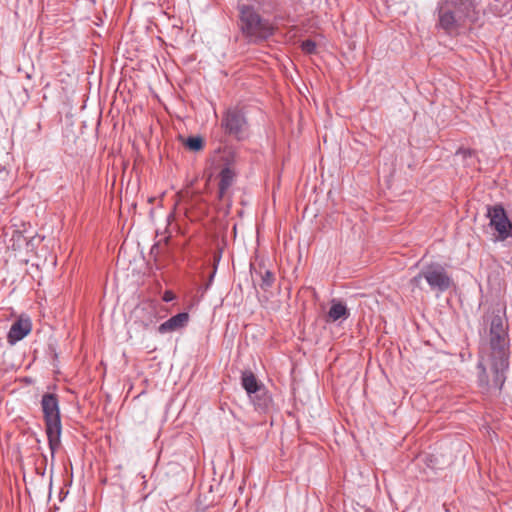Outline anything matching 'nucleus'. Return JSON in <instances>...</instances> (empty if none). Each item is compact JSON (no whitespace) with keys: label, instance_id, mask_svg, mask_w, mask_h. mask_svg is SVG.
Segmentation results:
<instances>
[{"label":"nucleus","instance_id":"nucleus-1","mask_svg":"<svg viewBox=\"0 0 512 512\" xmlns=\"http://www.w3.org/2000/svg\"><path fill=\"white\" fill-rule=\"evenodd\" d=\"M490 347L494 384L501 389L505 382L504 373L509 367L508 321L505 313H494L490 321Z\"/></svg>","mask_w":512,"mask_h":512},{"label":"nucleus","instance_id":"nucleus-2","mask_svg":"<svg viewBox=\"0 0 512 512\" xmlns=\"http://www.w3.org/2000/svg\"><path fill=\"white\" fill-rule=\"evenodd\" d=\"M474 0H440L437 3L435 27L447 35L455 33L466 20L475 21Z\"/></svg>","mask_w":512,"mask_h":512},{"label":"nucleus","instance_id":"nucleus-3","mask_svg":"<svg viewBox=\"0 0 512 512\" xmlns=\"http://www.w3.org/2000/svg\"><path fill=\"white\" fill-rule=\"evenodd\" d=\"M239 27L242 34L251 43H259L269 39L275 31L273 24L255 10L253 6H239Z\"/></svg>","mask_w":512,"mask_h":512},{"label":"nucleus","instance_id":"nucleus-4","mask_svg":"<svg viewBox=\"0 0 512 512\" xmlns=\"http://www.w3.org/2000/svg\"><path fill=\"white\" fill-rule=\"evenodd\" d=\"M41 408L45 421L51 459L54 460L55 452L60 446L62 432L58 396L53 393H45L41 399Z\"/></svg>","mask_w":512,"mask_h":512},{"label":"nucleus","instance_id":"nucleus-5","mask_svg":"<svg viewBox=\"0 0 512 512\" xmlns=\"http://www.w3.org/2000/svg\"><path fill=\"white\" fill-rule=\"evenodd\" d=\"M425 279L432 291L443 293L452 285L453 280L446 269L439 263L424 265L420 272L411 279V284L420 287L421 280Z\"/></svg>","mask_w":512,"mask_h":512},{"label":"nucleus","instance_id":"nucleus-6","mask_svg":"<svg viewBox=\"0 0 512 512\" xmlns=\"http://www.w3.org/2000/svg\"><path fill=\"white\" fill-rule=\"evenodd\" d=\"M241 384L253 401L255 408L260 411L267 410L270 404V397L251 371L242 373Z\"/></svg>","mask_w":512,"mask_h":512},{"label":"nucleus","instance_id":"nucleus-7","mask_svg":"<svg viewBox=\"0 0 512 512\" xmlns=\"http://www.w3.org/2000/svg\"><path fill=\"white\" fill-rule=\"evenodd\" d=\"M221 126L229 136L242 140L248 128L244 112L239 108H229L222 116Z\"/></svg>","mask_w":512,"mask_h":512},{"label":"nucleus","instance_id":"nucleus-8","mask_svg":"<svg viewBox=\"0 0 512 512\" xmlns=\"http://www.w3.org/2000/svg\"><path fill=\"white\" fill-rule=\"evenodd\" d=\"M489 226L497 232L496 240L512 237V223L502 205L487 206Z\"/></svg>","mask_w":512,"mask_h":512},{"label":"nucleus","instance_id":"nucleus-9","mask_svg":"<svg viewBox=\"0 0 512 512\" xmlns=\"http://www.w3.org/2000/svg\"><path fill=\"white\" fill-rule=\"evenodd\" d=\"M32 329V323L29 318H19L10 327L7 334V342L15 345L18 341L25 338Z\"/></svg>","mask_w":512,"mask_h":512},{"label":"nucleus","instance_id":"nucleus-10","mask_svg":"<svg viewBox=\"0 0 512 512\" xmlns=\"http://www.w3.org/2000/svg\"><path fill=\"white\" fill-rule=\"evenodd\" d=\"M189 321V314L187 312H181L178 313L171 318H169L167 321L162 323L158 327V332L161 334H165L168 332H173L178 329H181L187 325Z\"/></svg>","mask_w":512,"mask_h":512},{"label":"nucleus","instance_id":"nucleus-11","mask_svg":"<svg viewBox=\"0 0 512 512\" xmlns=\"http://www.w3.org/2000/svg\"><path fill=\"white\" fill-rule=\"evenodd\" d=\"M135 316L145 328L149 327L155 322L156 319V308L151 303H142L135 308Z\"/></svg>","mask_w":512,"mask_h":512},{"label":"nucleus","instance_id":"nucleus-12","mask_svg":"<svg viewBox=\"0 0 512 512\" xmlns=\"http://www.w3.org/2000/svg\"><path fill=\"white\" fill-rule=\"evenodd\" d=\"M350 316L347 306L337 300L332 299L330 309L327 313V322H336L338 320H346Z\"/></svg>","mask_w":512,"mask_h":512},{"label":"nucleus","instance_id":"nucleus-13","mask_svg":"<svg viewBox=\"0 0 512 512\" xmlns=\"http://www.w3.org/2000/svg\"><path fill=\"white\" fill-rule=\"evenodd\" d=\"M234 172L229 168L225 167L220 172L219 181V197L222 198L227 189L232 185L234 180Z\"/></svg>","mask_w":512,"mask_h":512},{"label":"nucleus","instance_id":"nucleus-14","mask_svg":"<svg viewBox=\"0 0 512 512\" xmlns=\"http://www.w3.org/2000/svg\"><path fill=\"white\" fill-rule=\"evenodd\" d=\"M259 275L261 277V282L259 286L262 290L267 291L272 287L275 281L274 274L269 270H265L263 273L259 272Z\"/></svg>","mask_w":512,"mask_h":512},{"label":"nucleus","instance_id":"nucleus-15","mask_svg":"<svg viewBox=\"0 0 512 512\" xmlns=\"http://www.w3.org/2000/svg\"><path fill=\"white\" fill-rule=\"evenodd\" d=\"M455 156L460 158L466 165H472L475 158V152L468 148H460L457 150Z\"/></svg>","mask_w":512,"mask_h":512},{"label":"nucleus","instance_id":"nucleus-16","mask_svg":"<svg viewBox=\"0 0 512 512\" xmlns=\"http://www.w3.org/2000/svg\"><path fill=\"white\" fill-rule=\"evenodd\" d=\"M185 146L191 151H199L203 148V138L200 136H190L187 138Z\"/></svg>","mask_w":512,"mask_h":512},{"label":"nucleus","instance_id":"nucleus-17","mask_svg":"<svg viewBox=\"0 0 512 512\" xmlns=\"http://www.w3.org/2000/svg\"><path fill=\"white\" fill-rule=\"evenodd\" d=\"M301 49L306 54H314L316 53L317 45L313 40L307 39L302 42Z\"/></svg>","mask_w":512,"mask_h":512},{"label":"nucleus","instance_id":"nucleus-18","mask_svg":"<svg viewBox=\"0 0 512 512\" xmlns=\"http://www.w3.org/2000/svg\"><path fill=\"white\" fill-rule=\"evenodd\" d=\"M235 154L231 149H225L223 151L222 160L225 162L228 167L234 161Z\"/></svg>","mask_w":512,"mask_h":512},{"label":"nucleus","instance_id":"nucleus-19","mask_svg":"<svg viewBox=\"0 0 512 512\" xmlns=\"http://www.w3.org/2000/svg\"><path fill=\"white\" fill-rule=\"evenodd\" d=\"M174 298H175V295L172 291H165L163 294V301H165V302H170V301L174 300Z\"/></svg>","mask_w":512,"mask_h":512},{"label":"nucleus","instance_id":"nucleus-20","mask_svg":"<svg viewBox=\"0 0 512 512\" xmlns=\"http://www.w3.org/2000/svg\"><path fill=\"white\" fill-rule=\"evenodd\" d=\"M215 272H216V268L214 269L213 273H212V274H211V276H210V281H212V279H213V277H214V275H215Z\"/></svg>","mask_w":512,"mask_h":512},{"label":"nucleus","instance_id":"nucleus-21","mask_svg":"<svg viewBox=\"0 0 512 512\" xmlns=\"http://www.w3.org/2000/svg\"><path fill=\"white\" fill-rule=\"evenodd\" d=\"M220 261V255H218L217 257H215V262H219Z\"/></svg>","mask_w":512,"mask_h":512}]
</instances>
